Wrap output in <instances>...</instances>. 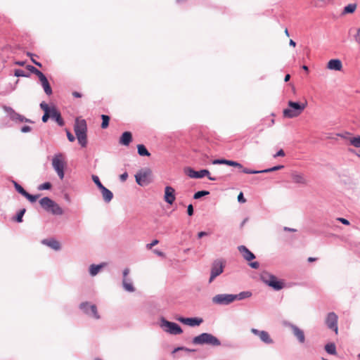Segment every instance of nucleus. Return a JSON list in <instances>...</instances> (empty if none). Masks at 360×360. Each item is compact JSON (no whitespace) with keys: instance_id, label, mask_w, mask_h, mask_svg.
Returning a JSON list of instances; mask_svg holds the SVG:
<instances>
[{"instance_id":"1","label":"nucleus","mask_w":360,"mask_h":360,"mask_svg":"<svg viewBox=\"0 0 360 360\" xmlns=\"http://www.w3.org/2000/svg\"><path fill=\"white\" fill-rule=\"evenodd\" d=\"M74 131L79 144L84 148L87 145V124L85 120L76 119Z\"/></svg>"},{"instance_id":"2","label":"nucleus","mask_w":360,"mask_h":360,"mask_svg":"<svg viewBox=\"0 0 360 360\" xmlns=\"http://www.w3.org/2000/svg\"><path fill=\"white\" fill-rule=\"evenodd\" d=\"M288 108L283 111V117L285 118H294L299 116L307 106V103H300L289 101Z\"/></svg>"},{"instance_id":"3","label":"nucleus","mask_w":360,"mask_h":360,"mask_svg":"<svg viewBox=\"0 0 360 360\" xmlns=\"http://www.w3.org/2000/svg\"><path fill=\"white\" fill-rule=\"evenodd\" d=\"M41 207L54 215H62L63 214V209L56 202L48 197H44L39 200Z\"/></svg>"},{"instance_id":"4","label":"nucleus","mask_w":360,"mask_h":360,"mask_svg":"<svg viewBox=\"0 0 360 360\" xmlns=\"http://www.w3.org/2000/svg\"><path fill=\"white\" fill-rule=\"evenodd\" d=\"M226 165H230V166H233V167H237L239 169H242L241 172L243 173L250 174H266V173L276 171L279 169L283 168V165H277V166H275V167H271L269 169H262V170H255V169H248V168H243V165L240 163L236 162V161H233V160H226Z\"/></svg>"},{"instance_id":"5","label":"nucleus","mask_w":360,"mask_h":360,"mask_svg":"<svg viewBox=\"0 0 360 360\" xmlns=\"http://www.w3.org/2000/svg\"><path fill=\"white\" fill-rule=\"evenodd\" d=\"M194 345H210L212 346H219V340L210 333H203L193 339Z\"/></svg>"},{"instance_id":"6","label":"nucleus","mask_w":360,"mask_h":360,"mask_svg":"<svg viewBox=\"0 0 360 360\" xmlns=\"http://www.w3.org/2000/svg\"><path fill=\"white\" fill-rule=\"evenodd\" d=\"M260 278L264 283L271 287L275 290H280L285 286L283 281L278 280L275 276L269 272H262L260 275Z\"/></svg>"},{"instance_id":"7","label":"nucleus","mask_w":360,"mask_h":360,"mask_svg":"<svg viewBox=\"0 0 360 360\" xmlns=\"http://www.w3.org/2000/svg\"><path fill=\"white\" fill-rule=\"evenodd\" d=\"M225 262L221 259H216L212 264L211 267V275L209 280V283H212L214 279L219 276L224 271Z\"/></svg>"},{"instance_id":"8","label":"nucleus","mask_w":360,"mask_h":360,"mask_svg":"<svg viewBox=\"0 0 360 360\" xmlns=\"http://www.w3.org/2000/svg\"><path fill=\"white\" fill-rule=\"evenodd\" d=\"M161 327L165 331L173 335H178L182 333V329L176 323L168 321L165 319H162Z\"/></svg>"},{"instance_id":"9","label":"nucleus","mask_w":360,"mask_h":360,"mask_svg":"<svg viewBox=\"0 0 360 360\" xmlns=\"http://www.w3.org/2000/svg\"><path fill=\"white\" fill-rule=\"evenodd\" d=\"M52 165L56 171L59 178L63 179L64 177V163L63 161V155L61 153L56 155L52 160Z\"/></svg>"},{"instance_id":"10","label":"nucleus","mask_w":360,"mask_h":360,"mask_svg":"<svg viewBox=\"0 0 360 360\" xmlns=\"http://www.w3.org/2000/svg\"><path fill=\"white\" fill-rule=\"evenodd\" d=\"M235 301L232 294H219L212 297V302L219 305H226Z\"/></svg>"},{"instance_id":"11","label":"nucleus","mask_w":360,"mask_h":360,"mask_svg":"<svg viewBox=\"0 0 360 360\" xmlns=\"http://www.w3.org/2000/svg\"><path fill=\"white\" fill-rule=\"evenodd\" d=\"M135 180H151L155 178L152 170L148 167L141 169L135 175Z\"/></svg>"},{"instance_id":"12","label":"nucleus","mask_w":360,"mask_h":360,"mask_svg":"<svg viewBox=\"0 0 360 360\" xmlns=\"http://www.w3.org/2000/svg\"><path fill=\"white\" fill-rule=\"evenodd\" d=\"M80 309L86 314L91 316L96 319L100 318L97 311L96 306L94 304L90 305L88 302H83L80 304Z\"/></svg>"},{"instance_id":"13","label":"nucleus","mask_w":360,"mask_h":360,"mask_svg":"<svg viewBox=\"0 0 360 360\" xmlns=\"http://www.w3.org/2000/svg\"><path fill=\"white\" fill-rule=\"evenodd\" d=\"M338 317L334 312H330L326 319V323L327 326L333 330L336 334H338Z\"/></svg>"},{"instance_id":"14","label":"nucleus","mask_w":360,"mask_h":360,"mask_svg":"<svg viewBox=\"0 0 360 360\" xmlns=\"http://www.w3.org/2000/svg\"><path fill=\"white\" fill-rule=\"evenodd\" d=\"M49 118L54 120L58 126L63 127L65 125L60 112L55 106H51V109L49 111Z\"/></svg>"},{"instance_id":"15","label":"nucleus","mask_w":360,"mask_h":360,"mask_svg":"<svg viewBox=\"0 0 360 360\" xmlns=\"http://www.w3.org/2000/svg\"><path fill=\"white\" fill-rule=\"evenodd\" d=\"M165 200L169 205H172L175 201V190L171 186H166L164 195Z\"/></svg>"},{"instance_id":"16","label":"nucleus","mask_w":360,"mask_h":360,"mask_svg":"<svg viewBox=\"0 0 360 360\" xmlns=\"http://www.w3.org/2000/svg\"><path fill=\"white\" fill-rule=\"evenodd\" d=\"M101 190L103 198L105 202H110L113 197L112 193L102 185L101 181H94Z\"/></svg>"},{"instance_id":"17","label":"nucleus","mask_w":360,"mask_h":360,"mask_svg":"<svg viewBox=\"0 0 360 360\" xmlns=\"http://www.w3.org/2000/svg\"><path fill=\"white\" fill-rule=\"evenodd\" d=\"M177 320L180 321L181 323H183L186 325L190 326H199L200 323H202L203 320L201 318H184L180 317L178 318Z\"/></svg>"},{"instance_id":"18","label":"nucleus","mask_w":360,"mask_h":360,"mask_svg":"<svg viewBox=\"0 0 360 360\" xmlns=\"http://www.w3.org/2000/svg\"><path fill=\"white\" fill-rule=\"evenodd\" d=\"M251 332L255 335H257L259 337L262 341L266 344H271L273 342V340L270 338L269 333L266 331L262 330L259 331L257 329L252 328Z\"/></svg>"},{"instance_id":"19","label":"nucleus","mask_w":360,"mask_h":360,"mask_svg":"<svg viewBox=\"0 0 360 360\" xmlns=\"http://www.w3.org/2000/svg\"><path fill=\"white\" fill-rule=\"evenodd\" d=\"M39 79L41 82V84L46 94L48 96L51 95L53 93L52 89H51V86L46 77L44 75V74L42 76H40Z\"/></svg>"},{"instance_id":"20","label":"nucleus","mask_w":360,"mask_h":360,"mask_svg":"<svg viewBox=\"0 0 360 360\" xmlns=\"http://www.w3.org/2000/svg\"><path fill=\"white\" fill-rule=\"evenodd\" d=\"M238 249L245 260L251 261L255 258V255L250 252L245 246L240 245Z\"/></svg>"},{"instance_id":"21","label":"nucleus","mask_w":360,"mask_h":360,"mask_svg":"<svg viewBox=\"0 0 360 360\" xmlns=\"http://www.w3.org/2000/svg\"><path fill=\"white\" fill-rule=\"evenodd\" d=\"M2 108L7 113L10 120L13 122L18 123V120L19 117V113L15 112L11 107L3 105Z\"/></svg>"},{"instance_id":"22","label":"nucleus","mask_w":360,"mask_h":360,"mask_svg":"<svg viewBox=\"0 0 360 360\" xmlns=\"http://www.w3.org/2000/svg\"><path fill=\"white\" fill-rule=\"evenodd\" d=\"M132 141V134L130 131H124L120 138L119 143L122 146H127Z\"/></svg>"},{"instance_id":"23","label":"nucleus","mask_w":360,"mask_h":360,"mask_svg":"<svg viewBox=\"0 0 360 360\" xmlns=\"http://www.w3.org/2000/svg\"><path fill=\"white\" fill-rule=\"evenodd\" d=\"M327 68L329 70H340L342 68V62L339 59H331L328 61Z\"/></svg>"},{"instance_id":"24","label":"nucleus","mask_w":360,"mask_h":360,"mask_svg":"<svg viewBox=\"0 0 360 360\" xmlns=\"http://www.w3.org/2000/svg\"><path fill=\"white\" fill-rule=\"evenodd\" d=\"M42 243L55 250H59L60 249V243L58 240L53 239V238L44 239L42 240Z\"/></svg>"},{"instance_id":"25","label":"nucleus","mask_w":360,"mask_h":360,"mask_svg":"<svg viewBox=\"0 0 360 360\" xmlns=\"http://www.w3.org/2000/svg\"><path fill=\"white\" fill-rule=\"evenodd\" d=\"M291 328L292 330V332H293V334L295 335V336L297 337V338L301 343H303L305 340V336H304L303 330H302L297 326H294V325L291 326Z\"/></svg>"},{"instance_id":"26","label":"nucleus","mask_w":360,"mask_h":360,"mask_svg":"<svg viewBox=\"0 0 360 360\" xmlns=\"http://www.w3.org/2000/svg\"><path fill=\"white\" fill-rule=\"evenodd\" d=\"M194 179H200L204 176H207L208 180H216L215 178L210 176V172L206 169H202L198 171H195Z\"/></svg>"},{"instance_id":"27","label":"nucleus","mask_w":360,"mask_h":360,"mask_svg":"<svg viewBox=\"0 0 360 360\" xmlns=\"http://www.w3.org/2000/svg\"><path fill=\"white\" fill-rule=\"evenodd\" d=\"M122 284L125 290L128 292H134L135 290L132 283L127 278H123Z\"/></svg>"},{"instance_id":"28","label":"nucleus","mask_w":360,"mask_h":360,"mask_svg":"<svg viewBox=\"0 0 360 360\" xmlns=\"http://www.w3.org/2000/svg\"><path fill=\"white\" fill-rule=\"evenodd\" d=\"M138 154L140 156H150V153L146 148V147L143 144H139L137 146Z\"/></svg>"},{"instance_id":"29","label":"nucleus","mask_w":360,"mask_h":360,"mask_svg":"<svg viewBox=\"0 0 360 360\" xmlns=\"http://www.w3.org/2000/svg\"><path fill=\"white\" fill-rule=\"evenodd\" d=\"M184 174L189 178L194 179L195 170L190 167H186L183 169Z\"/></svg>"},{"instance_id":"30","label":"nucleus","mask_w":360,"mask_h":360,"mask_svg":"<svg viewBox=\"0 0 360 360\" xmlns=\"http://www.w3.org/2000/svg\"><path fill=\"white\" fill-rule=\"evenodd\" d=\"M356 8V4H349L344 8L343 14L353 13Z\"/></svg>"},{"instance_id":"31","label":"nucleus","mask_w":360,"mask_h":360,"mask_svg":"<svg viewBox=\"0 0 360 360\" xmlns=\"http://www.w3.org/2000/svg\"><path fill=\"white\" fill-rule=\"evenodd\" d=\"M252 293L250 292L246 291L242 292L238 295H233V297H235V300H241L243 299L250 297Z\"/></svg>"},{"instance_id":"32","label":"nucleus","mask_w":360,"mask_h":360,"mask_svg":"<svg viewBox=\"0 0 360 360\" xmlns=\"http://www.w3.org/2000/svg\"><path fill=\"white\" fill-rule=\"evenodd\" d=\"M325 349L330 354H336V347H335V344H333V343L327 344L325 346Z\"/></svg>"},{"instance_id":"33","label":"nucleus","mask_w":360,"mask_h":360,"mask_svg":"<svg viewBox=\"0 0 360 360\" xmlns=\"http://www.w3.org/2000/svg\"><path fill=\"white\" fill-rule=\"evenodd\" d=\"M101 119L102 123L101 127L102 129H106L109 125L110 117L107 115H102Z\"/></svg>"},{"instance_id":"34","label":"nucleus","mask_w":360,"mask_h":360,"mask_svg":"<svg viewBox=\"0 0 360 360\" xmlns=\"http://www.w3.org/2000/svg\"><path fill=\"white\" fill-rule=\"evenodd\" d=\"M27 70H29L32 73L36 75L39 78L40 76H42L44 75L43 72H41L40 70L37 69L35 67L28 65L27 66Z\"/></svg>"},{"instance_id":"35","label":"nucleus","mask_w":360,"mask_h":360,"mask_svg":"<svg viewBox=\"0 0 360 360\" xmlns=\"http://www.w3.org/2000/svg\"><path fill=\"white\" fill-rule=\"evenodd\" d=\"M290 178L292 180H303V174L300 172L293 171L290 173Z\"/></svg>"},{"instance_id":"36","label":"nucleus","mask_w":360,"mask_h":360,"mask_svg":"<svg viewBox=\"0 0 360 360\" xmlns=\"http://www.w3.org/2000/svg\"><path fill=\"white\" fill-rule=\"evenodd\" d=\"M102 266L101 265H91L90 266V274L91 276H96L98 271H100V269H101Z\"/></svg>"},{"instance_id":"37","label":"nucleus","mask_w":360,"mask_h":360,"mask_svg":"<svg viewBox=\"0 0 360 360\" xmlns=\"http://www.w3.org/2000/svg\"><path fill=\"white\" fill-rule=\"evenodd\" d=\"M14 75L17 77H28L30 76V74L25 72L22 69H16L14 71Z\"/></svg>"},{"instance_id":"38","label":"nucleus","mask_w":360,"mask_h":360,"mask_svg":"<svg viewBox=\"0 0 360 360\" xmlns=\"http://www.w3.org/2000/svg\"><path fill=\"white\" fill-rule=\"evenodd\" d=\"M350 143L356 148L360 147V136L354 137L350 139Z\"/></svg>"},{"instance_id":"39","label":"nucleus","mask_w":360,"mask_h":360,"mask_svg":"<svg viewBox=\"0 0 360 360\" xmlns=\"http://www.w3.org/2000/svg\"><path fill=\"white\" fill-rule=\"evenodd\" d=\"M208 194H209V192L206 191H198V192H196L194 194L193 198L194 199H199V198H202V196L207 195Z\"/></svg>"},{"instance_id":"40","label":"nucleus","mask_w":360,"mask_h":360,"mask_svg":"<svg viewBox=\"0 0 360 360\" xmlns=\"http://www.w3.org/2000/svg\"><path fill=\"white\" fill-rule=\"evenodd\" d=\"M15 189L21 193L23 196H25L27 194V191L18 184L16 183V181H13Z\"/></svg>"},{"instance_id":"41","label":"nucleus","mask_w":360,"mask_h":360,"mask_svg":"<svg viewBox=\"0 0 360 360\" xmlns=\"http://www.w3.org/2000/svg\"><path fill=\"white\" fill-rule=\"evenodd\" d=\"M18 122H26V123H34L31 120L26 118L25 116L22 115H19Z\"/></svg>"},{"instance_id":"42","label":"nucleus","mask_w":360,"mask_h":360,"mask_svg":"<svg viewBox=\"0 0 360 360\" xmlns=\"http://www.w3.org/2000/svg\"><path fill=\"white\" fill-rule=\"evenodd\" d=\"M25 212V209H22L21 210H20V212L18 213L17 216H16V221L18 222H21L22 221V217L24 215Z\"/></svg>"},{"instance_id":"43","label":"nucleus","mask_w":360,"mask_h":360,"mask_svg":"<svg viewBox=\"0 0 360 360\" xmlns=\"http://www.w3.org/2000/svg\"><path fill=\"white\" fill-rule=\"evenodd\" d=\"M40 108L44 110V112H49L51 109V107H50L47 103H46L45 102H41L40 103Z\"/></svg>"},{"instance_id":"44","label":"nucleus","mask_w":360,"mask_h":360,"mask_svg":"<svg viewBox=\"0 0 360 360\" xmlns=\"http://www.w3.org/2000/svg\"><path fill=\"white\" fill-rule=\"evenodd\" d=\"M51 188V183L49 182H46L43 184H41L39 186V190H46V189H50Z\"/></svg>"},{"instance_id":"45","label":"nucleus","mask_w":360,"mask_h":360,"mask_svg":"<svg viewBox=\"0 0 360 360\" xmlns=\"http://www.w3.org/2000/svg\"><path fill=\"white\" fill-rule=\"evenodd\" d=\"M26 198H27L30 202H35L37 198H39V195H32L27 193V194L25 195Z\"/></svg>"},{"instance_id":"46","label":"nucleus","mask_w":360,"mask_h":360,"mask_svg":"<svg viewBox=\"0 0 360 360\" xmlns=\"http://www.w3.org/2000/svg\"><path fill=\"white\" fill-rule=\"evenodd\" d=\"M66 135H67V138L68 139V141L70 142H73L75 141V137L74 136V135L68 129H66Z\"/></svg>"},{"instance_id":"47","label":"nucleus","mask_w":360,"mask_h":360,"mask_svg":"<svg viewBox=\"0 0 360 360\" xmlns=\"http://www.w3.org/2000/svg\"><path fill=\"white\" fill-rule=\"evenodd\" d=\"M226 159H215L213 160L212 163L214 165H220L225 164L226 165Z\"/></svg>"},{"instance_id":"48","label":"nucleus","mask_w":360,"mask_h":360,"mask_svg":"<svg viewBox=\"0 0 360 360\" xmlns=\"http://www.w3.org/2000/svg\"><path fill=\"white\" fill-rule=\"evenodd\" d=\"M31 130H32V128L27 125H25V126L22 127L20 129V131L22 133H27V132L31 131Z\"/></svg>"},{"instance_id":"49","label":"nucleus","mask_w":360,"mask_h":360,"mask_svg":"<svg viewBox=\"0 0 360 360\" xmlns=\"http://www.w3.org/2000/svg\"><path fill=\"white\" fill-rule=\"evenodd\" d=\"M27 55L31 56V60H32V62L34 65H36L37 66L40 67V68L42 66V65H41V63H39V62H38V61L35 60L32 58V56H34L32 53H27Z\"/></svg>"},{"instance_id":"50","label":"nucleus","mask_w":360,"mask_h":360,"mask_svg":"<svg viewBox=\"0 0 360 360\" xmlns=\"http://www.w3.org/2000/svg\"><path fill=\"white\" fill-rule=\"evenodd\" d=\"M49 119V112H45L41 117V121L44 122V123H46L48 122Z\"/></svg>"},{"instance_id":"51","label":"nucleus","mask_w":360,"mask_h":360,"mask_svg":"<svg viewBox=\"0 0 360 360\" xmlns=\"http://www.w3.org/2000/svg\"><path fill=\"white\" fill-rule=\"evenodd\" d=\"M159 241L158 240H153L151 243L147 244L146 247L148 249H151L153 246L158 244Z\"/></svg>"},{"instance_id":"52","label":"nucleus","mask_w":360,"mask_h":360,"mask_svg":"<svg viewBox=\"0 0 360 360\" xmlns=\"http://www.w3.org/2000/svg\"><path fill=\"white\" fill-rule=\"evenodd\" d=\"M238 200L240 202H242V203H244L246 202V200L243 197V193H240L239 195H238Z\"/></svg>"},{"instance_id":"53","label":"nucleus","mask_w":360,"mask_h":360,"mask_svg":"<svg viewBox=\"0 0 360 360\" xmlns=\"http://www.w3.org/2000/svg\"><path fill=\"white\" fill-rule=\"evenodd\" d=\"M187 212L189 216H192L193 214V207L192 205H189L188 206Z\"/></svg>"},{"instance_id":"54","label":"nucleus","mask_w":360,"mask_h":360,"mask_svg":"<svg viewBox=\"0 0 360 360\" xmlns=\"http://www.w3.org/2000/svg\"><path fill=\"white\" fill-rule=\"evenodd\" d=\"M337 220L340 221L341 223H342L345 225H349V221L347 219H345V218L339 217V218L337 219Z\"/></svg>"},{"instance_id":"55","label":"nucleus","mask_w":360,"mask_h":360,"mask_svg":"<svg viewBox=\"0 0 360 360\" xmlns=\"http://www.w3.org/2000/svg\"><path fill=\"white\" fill-rule=\"evenodd\" d=\"M285 152L283 149H280L274 155V158L280 157V156H284Z\"/></svg>"},{"instance_id":"56","label":"nucleus","mask_w":360,"mask_h":360,"mask_svg":"<svg viewBox=\"0 0 360 360\" xmlns=\"http://www.w3.org/2000/svg\"><path fill=\"white\" fill-rule=\"evenodd\" d=\"M355 40L357 43L360 44V28L358 29L356 34L354 36Z\"/></svg>"},{"instance_id":"57","label":"nucleus","mask_w":360,"mask_h":360,"mask_svg":"<svg viewBox=\"0 0 360 360\" xmlns=\"http://www.w3.org/2000/svg\"><path fill=\"white\" fill-rule=\"evenodd\" d=\"M128 177V173L124 172L123 174L120 175V180H126Z\"/></svg>"},{"instance_id":"58","label":"nucleus","mask_w":360,"mask_h":360,"mask_svg":"<svg viewBox=\"0 0 360 360\" xmlns=\"http://www.w3.org/2000/svg\"><path fill=\"white\" fill-rule=\"evenodd\" d=\"M250 266L253 269H258L259 266V264L257 262H254L250 263Z\"/></svg>"},{"instance_id":"59","label":"nucleus","mask_w":360,"mask_h":360,"mask_svg":"<svg viewBox=\"0 0 360 360\" xmlns=\"http://www.w3.org/2000/svg\"><path fill=\"white\" fill-rule=\"evenodd\" d=\"M178 350H185L187 352H194L195 351L194 349H190L185 348V347H178L174 349V352L178 351Z\"/></svg>"},{"instance_id":"60","label":"nucleus","mask_w":360,"mask_h":360,"mask_svg":"<svg viewBox=\"0 0 360 360\" xmlns=\"http://www.w3.org/2000/svg\"><path fill=\"white\" fill-rule=\"evenodd\" d=\"M72 96L75 98H81L82 94H80L79 92H77V91H74V92H72Z\"/></svg>"},{"instance_id":"61","label":"nucleus","mask_w":360,"mask_h":360,"mask_svg":"<svg viewBox=\"0 0 360 360\" xmlns=\"http://www.w3.org/2000/svg\"><path fill=\"white\" fill-rule=\"evenodd\" d=\"M129 269L128 268H126L124 271H123V277L124 278H127V275L129 274Z\"/></svg>"},{"instance_id":"62","label":"nucleus","mask_w":360,"mask_h":360,"mask_svg":"<svg viewBox=\"0 0 360 360\" xmlns=\"http://www.w3.org/2000/svg\"><path fill=\"white\" fill-rule=\"evenodd\" d=\"M136 182L141 186H147L148 181H136Z\"/></svg>"},{"instance_id":"63","label":"nucleus","mask_w":360,"mask_h":360,"mask_svg":"<svg viewBox=\"0 0 360 360\" xmlns=\"http://www.w3.org/2000/svg\"><path fill=\"white\" fill-rule=\"evenodd\" d=\"M207 236V233L204 231L199 232L198 234V236L199 238H202V236Z\"/></svg>"},{"instance_id":"64","label":"nucleus","mask_w":360,"mask_h":360,"mask_svg":"<svg viewBox=\"0 0 360 360\" xmlns=\"http://www.w3.org/2000/svg\"><path fill=\"white\" fill-rule=\"evenodd\" d=\"M290 75L289 74H287L285 76V78H284V81L285 82H287L290 80Z\"/></svg>"}]
</instances>
